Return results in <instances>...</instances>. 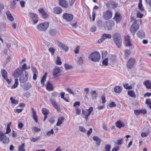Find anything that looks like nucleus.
<instances>
[{
    "instance_id": "obj_57",
    "label": "nucleus",
    "mask_w": 151,
    "mask_h": 151,
    "mask_svg": "<svg viewBox=\"0 0 151 151\" xmlns=\"http://www.w3.org/2000/svg\"><path fill=\"white\" fill-rule=\"evenodd\" d=\"M116 105L115 102L113 101H112L108 105V106L109 107H114L116 106Z\"/></svg>"
},
{
    "instance_id": "obj_3",
    "label": "nucleus",
    "mask_w": 151,
    "mask_h": 151,
    "mask_svg": "<svg viewBox=\"0 0 151 151\" xmlns=\"http://www.w3.org/2000/svg\"><path fill=\"white\" fill-rule=\"evenodd\" d=\"M0 141L2 142L4 144H7L9 142L8 137L5 135L4 133L1 131H0Z\"/></svg>"
},
{
    "instance_id": "obj_41",
    "label": "nucleus",
    "mask_w": 151,
    "mask_h": 151,
    "mask_svg": "<svg viewBox=\"0 0 151 151\" xmlns=\"http://www.w3.org/2000/svg\"><path fill=\"white\" fill-rule=\"evenodd\" d=\"M150 132L149 130L148 129L146 132H142L141 134V136L142 137H146L149 134Z\"/></svg>"
},
{
    "instance_id": "obj_56",
    "label": "nucleus",
    "mask_w": 151,
    "mask_h": 151,
    "mask_svg": "<svg viewBox=\"0 0 151 151\" xmlns=\"http://www.w3.org/2000/svg\"><path fill=\"white\" fill-rule=\"evenodd\" d=\"M103 22L102 21L100 20H99L97 21V25L100 27H101L103 26Z\"/></svg>"
},
{
    "instance_id": "obj_44",
    "label": "nucleus",
    "mask_w": 151,
    "mask_h": 151,
    "mask_svg": "<svg viewBox=\"0 0 151 151\" xmlns=\"http://www.w3.org/2000/svg\"><path fill=\"white\" fill-rule=\"evenodd\" d=\"M64 66L66 70H68L70 69H71L73 68V67L72 66L68 64H65Z\"/></svg>"
},
{
    "instance_id": "obj_2",
    "label": "nucleus",
    "mask_w": 151,
    "mask_h": 151,
    "mask_svg": "<svg viewBox=\"0 0 151 151\" xmlns=\"http://www.w3.org/2000/svg\"><path fill=\"white\" fill-rule=\"evenodd\" d=\"M100 55L97 52H95L91 53L89 56V58L93 61L98 62L100 59Z\"/></svg>"
},
{
    "instance_id": "obj_5",
    "label": "nucleus",
    "mask_w": 151,
    "mask_h": 151,
    "mask_svg": "<svg viewBox=\"0 0 151 151\" xmlns=\"http://www.w3.org/2000/svg\"><path fill=\"white\" fill-rule=\"evenodd\" d=\"M93 111V108L92 107H90L89 109H86V111L83 109L82 110V114L84 116V118L87 121L88 119V118L91 112Z\"/></svg>"
},
{
    "instance_id": "obj_18",
    "label": "nucleus",
    "mask_w": 151,
    "mask_h": 151,
    "mask_svg": "<svg viewBox=\"0 0 151 151\" xmlns=\"http://www.w3.org/2000/svg\"><path fill=\"white\" fill-rule=\"evenodd\" d=\"M59 5L64 8H67L68 7V3L65 0H59Z\"/></svg>"
},
{
    "instance_id": "obj_20",
    "label": "nucleus",
    "mask_w": 151,
    "mask_h": 151,
    "mask_svg": "<svg viewBox=\"0 0 151 151\" xmlns=\"http://www.w3.org/2000/svg\"><path fill=\"white\" fill-rule=\"evenodd\" d=\"M58 45L59 47L61 48L65 51H67L68 49V47L63 43L58 42Z\"/></svg>"
},
{
    "instance_id": "obj_42",
    "label": "nucleus",
    "mask_w": 151,
    "mask_h": 151,
    "mask_svg": "<svg viewBox=\"0 0 151 151\" xmlns=\"http://www.w3.org/2000/svg\"><path fill=\"white\" fill-rule=\"evenodd\" d=\"M11 124V122H10L7 125V127L6 129V131L5 134H8L11 131V129L10 128V125Z\"/></svg>"
},
{
    "instance_id": "obj_13",
    "label": "nucleus",
    "mask_w": 151,
    "mask_h": 151,
    "mask_svg": "<svg viewBox=\"0 0 151 151\" xmlns=\"http://www.w3.org/2000/svg\"><path fill=\"white\" fill-rule=\"evenodd\" d=\"M139 27V26L136 22H134L132 24L130 29L132 33H134Z\"/></svg>"
},
{
    "instance_id": "obj_47",
    "label": "nucleus",
    "mask_w": 151,
    "mask_h": 151,
    "mask_svg": "<svg viewBox=\"0 0 151 151\" xmlns=\"http://www.w3.org/2000/svg\"><path fill=\"white\" fill-rule=\"evenodd\" d=\"M57 33V31L54 29H51L50 30V33L52 36H54Z\"/></svg>"
},
{
    "instance_id": "obj_43",
    "label": "nucleus",
    "mask_w": 151,
    "mask_h": 151,
    "mask_svg": "<svg viewBox=\"0 0 151 151\" xmlns=\"http://www.w3.org/2000/svg\"><path fill=\"white\" fill-rule=\"evenodd\" d=\"M15 82L14 84L12 87V89H14L16 88L17 86L19 84L18 79H15Z\"/></svg>"
},
{
    "instance_id": "obj_30",
    "label": "nucleus",
    "mask_w": 151,
    "mask_h": 151,
    "mask_svg": "<svg viewBox=\"0 0 151 151\" xmlns=\"http://www.w3.org/2000/svg\"><path fill=\"white\" fill-rule=\"evenodd\" d=\"M39 12L42 14V16L44 18L47 17V15L45 11L42 8H40L38 9Z\"/></svg>"
},
{
    "instance_id": "obj_34",
    "label": "nucleus",
    "mask_w": 151,
    "mask_h": 151,
    "mask_svg": "<svg viewBox=\"0 0 151 151\" xmlns=\"http://www.w3.org/2000/svg\"><path fill=\"white\" fill-rule=\"evenodd\" d=\"M122 90V88L119 86H116L114 88L115 92L117 93H119L121 92Z\"/></svg>"
},
{
    "instance_id": "obj_9",
    "label": "nucleus",
    "mask_w": 151,
    "mask_h": 151,
    "mask_svg": "<svg viewBox=\"0 0 151 151\" xmlns=\"http://www.w3.org/2000/svg\"><path fill=\"white\" fill-rule=\"evenodd\" d=\"M112 13L110 10H108L105 12L103 14L104 18L106 20L110 19L112 17Z\"/></svg>"
},
{
    "instance_id": "obj_10",
    "label": "nucleus",
    "mask_w": 151,
    "mask_h": 151,
    "mask_svg": "<svg viewBox=\"0 0 151 151\" xmlns=\"http://www.w3.org/2000/svg\"><path fill=\"white\" fill-rule=\"evenodd\" d=\"M135 60L133 58H130L127 62V67L131 69L132 68L135 63Z\"/></svg>"
},
{
    "instance_id": "obj_37",
    "label": "nucleus",
    "mask_w": 151,
    "mask_h": 151,
    "mask_svg": "<svg viewBox=\"0 0 151 151\" xmlns=\"http://www.w3.org/2000/svg\"><path fill=\"white\" fill-rule=\"evenodd\" d=\"M91 93L93 99H96L97 97L98 94L96 91H92L91 92Z\"/></svg>"
},
{
    "instance_id": "obj_31",
    "label": "nucleus",
    "mask_w": 151,
    "mask_h": 151,
    "mask_svg": "<svg viewBox=\"0 0 151 151\" xmlns=\"http://www.w3.org/2000/svg\"><path fill=\"white\" fill-rule=\"evenodd\" d=\"M1 75L3 78L4 79H7V73L5 70L2 69L1 71Z\"/></svg>"
},
{
    "instance_id": "obj_40",
    "label": "nucleus",
    "mask_w": 151,
    "mask_h": 151,
    "mask_svg": "<svg viewBox=\"0 0 151 151\" xmlns=\"http://www.w3.org/2000/svg\"><path fill=\"white\" fill-rule=\"evenodd\" d=\"M116 57L115 55H111L109 57L110 62L111 63L114 62L116 61Z\"/></svg>"
},
{
    "instance_id": "obj_14",
    "label": "nucleus",
    "mask_w": 151,
    "mask_h": 151,
    "mask_svg": "<svg viewBox=\"0 0 151 151\" xmlns=\"http://www.w3.org/2000/svg\"><path fill=\"white\" fill-rule=\"evenodd\" d=\"M111 34L104 33L101 36V38L98 41V43H101L107 38L111 39Z\"/></svg>"
},
{
    "instance_id": "obj_32",
    "label": "nucleus",
    "mask_w": 151,
    "mask_h": 151,
    "mask_svg": "<svg viewBox=\"0 0 151 151\" xmlns=\"http://www.w3.org/2000/svg\"><path fill=\"white\" fill-rule=\"evenodd\" d=\"M93 139L96 141V144L97 145L99 146L101 142V139L97 136H94L93 137Z\"/></svg>"
},
{
    "instance_id": "obj_46",
    "label": "nucleus",
    "mask_w": 151,
    "mask_h": 151,
    "mask_svg": "<svg viewBox=\"0 0 151 151\" xmlns=\"http://www.w3.org/2000/svg\"><path fill=\"white\" fill-rule=\"evenodd\" d=\"M24 143L22 144L21 146H19L18 149L19 151H25V149L24 148Z\"/></svg>"
},
{
    "instance_id": "obj_63",
    "label": "nucleus",
    "mask_w": 151,
    "mask_h": 151,
    "mask_svg": "<svg viewBox=\"0 0 151 151\" xmlns=\"http://www.w3.org/2000/svg\"><path fill=\"white\" fill-rule=\"evenodd\" d=\"M83 58L84 57L82 56L79 58L78 62L79 64H81L83 63Z\"/></svg>"
},
{
    "instance_id": "obj_58",
    "label": "nucleus",
    "mask_w": 151,
    "mask_h": 151,
    "mask_svg": "<svg viewBox=\"0 0 151 151\" xmlns=\"http://www.w3.org/2000/svg\"><path fill=\"white\" fill-rule=\"evenodd\" d=\"M32 129L33 130V131H34V132H39L41 131L40 129L38 128V127H33Z\"/></svg>"
},
{
    "instance_id": "obj_33",
    "label": "nucleus",
    "mask_w": 151,
    "mask_h": 151,
    "mask_svg": "<svg viewBox=\"0 0 151 151\" xmlns=\"http://www.w3.org/2000/svg\"><path fill=\"white\" fill-rule=\"evenodd\" d=\"M124 123L120 121H118L116 123V126L119 128L124 127Z\"/></svg>"
},
{
    "instance_id": "obj_22",
    "label": "nucleus",
    "mask_w": 151,
    "mask_h": 151,
    "mask_svg": "<svg viewBox=\"0 0 151 151\" xmlns=\"http://www.w3.org/2000/svg\"><path fill=\"white\" fill-rule=\"evenodd\" d=\"M147 113L145 109L134 110V113L137 115L138 116L141 114H145Z\"/></svg>"
},
{
    "instance_id": "obj_8",
    "label": "nucleus",
    "mask_w": 151,
    "mask_h": 151,
    "mask_svg": "<svg viewBox=\"0 0 151 151\" xmlns=\"http://www.w3.org/2000/svg\"><path fill=\"white\" fill-rule=\"evenodd\" d=\"M25 75L23 74L19 78V81L20 83H23L26 82L28 78L29 74L28 72L26 71H24Z\"/></svg>"
},
{
    "instance_id": "obj_54",
    "label": "nucleus",
    "mask_w": 151,
    "mask_h": 151,
    "mask_svg": "<svg viewBox=\"0 0 151 151\" xmlns=\"http://www.w3.org/2000/svg\"><path fill=\"white\" fill-rule=\"evenodd\" d=\"M40 138V137H32V139H31V141L32 142H35L37 141Z\"/></svg>"
},
{
    "instance_id": "obj_1",
    "label": "nucleus",
    "mask_w": 151,
    "mask_h": 151,
    "mask_svg": "<svg viewBox=\"0 0 151 151\" xmlns=\"http://www.w3.org/2000/svg\"><path fill=\"white\" fill-rule=\"evenodd\" d=\"M113 40L118 48L121 47L122 45V37L119 33H116L113 35Z\"/></svg>"
},
{
    "instance_id": "obj_29",
    "label": "nucleus",
    "mask_w": 151,
    "mask_h": 151,
    "mask_svg": "<svg viewBox=\"0 0 151 151\" xmlns=\"http://www.w3.org/2000/svg\"><path fill=\"white\" fill-rule=\"evenodd\" d=\"M6 14L7 18L8 20L12 22L14 21V19L9 11H8L6 12Z\"/></svg>"
},
{
    "instance_id": "obj_62",
    "label": "nucleus",
    "mask_w": 151,
    "mask_h": 151,
    "mask_svg": "<svg viewBox=\"0 0 151 151\" xmlns=\"http://www.w3.org/2000/svg\"><path fill=\"white\" fill-rule=\"evenodd\" d=\"M24 96L28 98L30 96L31 94L28 91H27L24 94Z\"/></svg>"
},
{
    "instance_id": "obj_26",
    "label": "nucleus",
    "mask_w": 151,
    "mask_h": 151,
    "mask_svg": "<svg viewBox=\"0 0 151 151\" xmlns=\"http://www.w3.org/2000/svg\"><path fill=\"white\" fill-rule=\"evenodd\" d=\"M144 84L147 89L151 88V81L149 80H146L144 81Z\"/></svg>"
},
{
    "instance_id": "obj_59",
    "label": "nucleus",
    "mask_w": 151,
    "mask_h": 151,
    "mask_svg": "<svg viewBox=\"0 0 151 151\" xmlns=\"http://www.w3.org/2000/svg\"><path fill=\"white\" fill-rule=\"evenodd\" d=\"M79 129L81 132H83L84 133H86V130L85 128L83 127H79Z\"/></svg>"
},
{
    "instance_id": "obj_36",
    "label": "nucleus",
    "mask_w": 151,
    "mask_h": 151,
    "mask_svg": "<svg viewBox=\"0 0 151 151\" xmlns=\"http://www.w3.org/2000/svg\"><path fill=\"white\" fill-rule=\"evenodd\" d=\"M47 74V73H45L41 80V83L42 85V86H43L45 85V82L46 80V78Z\"/></svg>"
},
{
    "instance_id": "obj_49",
    "label": "nucleus",
    "mask_w": 151,
    "mask_h": 151,
    "mask_svg": "<svg viewBox=\"0 0 151 151\" xmlns=\"http://www.w3.org/2000/svg\"><path fill=\"white\" fill-rule=\"evenodd\" d=\"M56 63L57 65H60L62 64L61 59L59 56H57V60L56 61Z\"/></svg>"
},
{
    "instance_id": "obj_61",
    "label": "nucleus",
    "mask_w": 151,
    "mask_h": 151,
    "mask_svg": "<svg viewBox=\"0 0 151 151\" xmlns=\"http://www.w3.org/2000/svg\"><path fill=\"white\" fill-rule=\"evenodd\" d=\"M123 139L122 138L120 139H118L116 142V144L118 145H121L122 143V142L123 141Z\"/></svg>"
},
{
    "instance_id": "obj_28",
    "label": "nucleus",
    "mask_w": 151,
    "mask_h": 151,
    "mask_svg": "<svg viewBox=\"0 0 151 151\" xmlns=\"http://www.w3.org/2000/svg\"><path fill=\"white\" fill-rule=\"evenodd\" d=\"M131 54V52L130 50H126L124 51V58L125 59H127Z\"/></svg>"
},
{
    "instance_id": "obj_4",
    "label": "nucleus",
    "mask_w": 151,
    "mask_h": 151,
    "mask_svg": "<svg viewBox=\"0 0 151 151\" xmlns=\"http://www.w3.org/2000/svg\"><path fill=\"white\" fill-rule=\"evenodd\" d=\"M49 25V23L45 22L38 24L37 26V29L39 31H44L48 28Z\"/></svg>"
},
{
    "instance_id": "obj_55",
    "label": "nucleus",
    "mask_w": 151,
    "mask_h": 151,
    "mask_svg": "<svg viewBox=\"0 0 151 151\" xmlns=\"http://www.w3.org/2000/svg\"><path fill=\"white\" fill-rule=\"evenodd\" d=\"M111 148V145H106L105 147V151H109Z\"/></svg>"
},
{
    "instance_id": "obj_23",
    "label": "nucleus",
    "mask_w": 151,
    "mask_h": 151,
    "mask_svg": "<svg viewBox=\"0 0 151 151\" xmlns=\"http://www.w3.org/2000/svg\"><path fill=\"white\" fill-rule=\"evenodd\" d=\"M138 37L140 38H144L145 37V34L144 32L142 30H140L138 31L137 33Z\"/></svg>"
},
{
    "instance_id": "obj_7",
    "label": "nucleus",
    "mask_w": 151,
    "mask_h": 151,
    "mask_svg": "<svg viewBox=\"0 0 151 151\" xmlns=\"http://www.w3.org/2000/svg\"><path fill=\"white\" fill-rule=\"evenodd\" d=\"M114 23L113 21H107L106 22L104 27L106 30H110L111 29L112 27L114 26Z\"/></svg>"
},
{
    "instance_id": "obj_60",
    "label": "nucleus",
    "mask_w": 151,
    "mask_h": 151,
    "mask_svg": "<svg viewBox=\"0 0 151 151\" xmlns=\"http://www.w3.org/2000/svg\"><path fill=\"white\" fill-rule=\"evenodd\" d=\"M18 128L20 129H22L24 126V124L20 122H18Z\"/></svg>"
},
{
    "instance_id": "obj_52",
    "label": "nucleus",
    "mask_w": 151,
    "mask_h": 151,
    "mask_svg": "<svg viewBox=\"0 0 151 151\" xmlns=\"http://www.w3.org/2000/svg\"><path fill=\"white\" fill-rule=\"evenodd\" d=\"M54 133V132L53 129H51L50 131L48 132L46 134V135L48 137L50 136L51 134H53Z\"/></svg>"
},
{
    "instance_id": "obj_12",
    "label": "nucleus",
    "mask_w": 151,
    "mask_h": 151,
    "mask_svg": "<svg viewBox=\"0 0 151 151\" xmlns=\"http://www.w3.org/2000/svg\"><path fill=\"white\" fill-rule=\"evenodd\" d=\"M23 72L21 70V67H19L14 71L13 74V76L15 78H18L22 75Z\"/></svg>"
},
{
    "instance_id": "obj_39",
    "label": "nucleus",
    "mask_w": 151,
    "mask_h": 151,
    "mask_svg": "<svg viewBox=\"0 0 151 151\" xmlns=\"http://www.w3.org/2000/svg\"><path fill=\"white\" fill-rule=\"evenodd\" d=\"M64 118L63 117H61L58 119L57 122L56 124V126H59L61 124L63 121Z\"/></svg>"
},
{
    "instance_id": "obj_25",
    "label": "nucleus",
    "mask_w": 151,
    "mask_h": 151,
    "mask_svg": "<svg viewBox=\"0 0 151 151\" xmlns=\"http://www.w3.org/2000/svg\"><path fill=\"white\" fill-rule=\"evenodd\" d=\"M47 90L49 91H51L53 90V87L52 84L48 81L46 85Z\"/></svg>"
},
{
    "instance_id": "obj_53",
    "label": "nucleus",
    "mask_w": 151,
    "mask_h": 151,
    "mask_svg": "<svg viewBox=\"0 0 151 151\" xmlns=\"http://www.w3.org/2000/svg\"><path fill=\"white\" fill-rule=\"evenodd\" d=\"M56 50L52 47H51L49 49V51L50 52L52 55H53Z\"/></svg>"
},
{
    "instance_id": "obj_50",
    "label": "nucleus",
    "mask_w": 151,
    "mask_h": 151,
    "mask_svg": "<svg viewBox=\"0 0 151 151\" xmlns=\"http://www.w3.org/2000/svg\"><path fill=\"white\" fill-rule=\"evenodd\" d=\"M27 69V66L26 63H24L22 65V68H21V70L24 73V72L25 70Z\"/></svg>"
},
{
    "instance_id": "obj_51",
    "label": "nucleus",
    "mask_w": 151,
    "mask_h": 151,
    "mask_svg": "<svg viewBox=\"0 0 151 151\" xmlns=\"http://www.w3.org/2000/svg\"><path fill=\"white\" fill-rule=\"evenodd\" d=\"M102 64L104 65L107 66L108 65V58H106L104 59L102 61Z\"/></svg>"
},
{
    "instance_id": "obj_35",
    "label": "nucleus",
    "mask_w": 151,
    "mask_h": 151,
    "mask_svg": "<svg viewBox=\"0 0 151 151\" xmlns=\"http://www.w3.org/2000/svg\"><path fill=\"white\" fill-rule=\"evenodd\" d=\"M128 95L132 98H135L136 97V94L134 91L132 90L128 91Z\"/></svg>"
},
{
    "instance_id": "obj_45",
    "label": "nucleus",
    "mask_w": 151,
    "mask_h": 151,
    "mask_svg": "<svg viewBox=\"0 0 151 151\" xmlns=\"http://www.w3.org/2000/svg\"><path fill=\"white\" fill-rule=\"evenodd\" d=\"M123 86L124 88L126 89H131L132 88V87L131 86L129 85L128 83L123 84Z\"/></svg>"
},
{
    "instance_id": "obj_38",
    "label": "nucleus",
    "mask_w": 151,
    "mask_h": 151,
    "mask_svg": "<svg viewBox=\"0 0 151 151\" xmlns=\"http://www.w3.org/2000/svg\"><path fill=\"white\" fill-rule=\"evenodd\" d=\"M139 9L141 11H145L144 9L142 3V0H139V2L138 4Z\"/></svg>"
},
{
    "instance_id": "obj_24",
    "label": "nucleus",
    "mask_w": 151,
    "mask_h": 151,
    "mask_svg": "<svg viewBox=\"0 0 151 151\" xmlns=\"http://www.w3.org/2000/svg\"><path fill=\"white\" fill-rule=\"evenodd\" d=\"M31 109L32 111V116L33 118L35 120V122L36 123H37L38 122V119L37 116L36 115V112L33 108H32Z\"/></svg>"
},
{
    "instance_id": "obj_27",
    "label": "nucleus",
    "mask_w": 151,
    "mask_h": 151,
    "mask_svg": "<svg viewBox=\"0 0 151 151\" xmlns=\"http://www.w3.org/2000/svg\"><path fill=\"white\" fill-rule=\"evenodd\" d=\"M53 10L54 12L56 14H60L62 12V10L61 9L59 6H56L54 7Z\"/></svg>"
},
{
    "instance_id": "obj_11",
    "label": "nucleus",
    "mask_w": 151,
    "mask_h": 151,
    "mask_svg": "<svg viewBox=\"0 0 151 151\" xmlns=\"http://www.w3.org/2000/svg\"><path fill=\"white\" fill-rule=\"evenodd\" d=\"M61 71L59 67H55L53 72V75L55 78H57L60 76Z\"/></svg>"
},
{
    "instance_id": "obj_48",
    "label": "nucleus",
    "mask_w": 151,
    "mask_h": 151,
    "mask_svg": "<svg viewBox=\"0 0 151 151\" xmlns=\"http://www.w3.org/2000/svg\"><path fill=\"white\" fill-rule=\"evenodd\" d=\"M10 100L12 104H17L18 103V101L15 99L13 97H11Z\"/></svg>"
},
{
    "instance_id": "obj_15",
    "label": "nucleus",
    "mask_w": 151,
    "mask_h": 151,
    "mask_svg": "<svg viewBox=\"0 0 151 151\" xmlns=\"http://www.w3.org/2000/svg\"><path fill=\"white\" fill-rule=\"evenodd\" d=\"M63 18L68 22L70 21L73 18V16L72 14L64 13L63 14Z\"/></svg>"
},
{
    "instance_id": "obj_16",
    "label": "nucleus",
    "mask_w": 151,
    "mask_h": 151,
    "mask_svg": "<svg viewBox=\"0 0 151 151\" xmlns=\"http://www.w3.org/2000/svg\"><path fill=\"white\" fill-rule=\"evenodd\" d=\"M29 16L32 19L34 24L37 23L38 21L37 15L34 13H30Z\"/></svg>"
},
{
    "instance_id": "obj_64",
    "label": "nucleus",
    "mask_w": 151,
    "mask_h": 151,
    "mask_svg": "<svg viewBox=\"0 0 151 151\" xmlns=\"http://www.w3.org/2000/svg\"><path fill=\"white\" fill-rule=\"evenodd\" d=\"M120 149V147L118 146H116L113 148L111 151H118Z\"/></svg>"
},
{
    "instance_id": "obj_6",
    "label": "nucleus",
    "mask_w": 151,
    "mask_h": 151,
    "mask_svg": "<svg viewBox=\"0 0 151 151\" xmlns=\"http://www.w3.org/2000/svg\"><path fill=\"white\" fill-rule=\"evenodd\" d=\"M125 41V46L128 47L131 49L133 48L130 40V36L129 35H127L124 37Z\"/></svg>"
},
{
    "instance_id": "obj_21",
    "label": "nucleus",
    "mask_w": 151,
    "mask_h": 151,
    "mask_svg": "<svg viewBox=\"0 0 151 151\" xmlns=\"http://www.w3.org/2000/svg\"><path fill=\"white\" fill-rule=\"evenodd\" d=\"M50 101L51 102L52 106L56 109L58 111H59L60 110V108L59 107L58 104L56 101L52 99H50Z\"/></svg>"
},
{
    "instance_id": "obj_17",
    "label": "nucleus",
    "mask_w": 151,
    "mask_h": 151,
    "mask_svg": "<svg viewBox=\"0 0 151 151\" xmlns=\"http://www.w3.org/2000/svg\"><path fill=\"white\" fill-rule=\"evenodd\" d=\"M113 19L117 23H118L121 21L122 16L119 13L116 12L115 13V16Z\"/></svg>"
},
{
    "instance_id": "obj_19",
    "label": "nucleus",
    "mask_w": 151,
    "mask_h": 151,
    "mask_svg": "<svg viewBox=\"0 0 151 151\" xmlns=\"http://www.w3.org/2000/svg\"><path fill=\"white\" fill-rule=\"evenodd\" d=\"M42 112L43 114L45 116L43 120V121L44 122L47 118V115L49 114L50 111L47 109L43 108L42 109Z\"/></svg>"
}]
</instances>
